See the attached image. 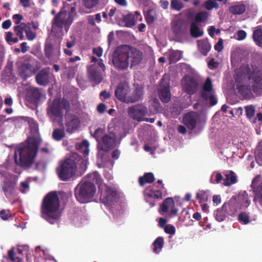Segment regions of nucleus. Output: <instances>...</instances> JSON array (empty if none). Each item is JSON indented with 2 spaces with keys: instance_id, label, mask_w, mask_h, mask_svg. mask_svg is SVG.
<instances>
[{
  "instance_id": "59",
  "label": "nucleus",
  "mask_w": 262,
  "mask_h": 262,
  "mask_svg": "<svg viewBox=\"0 0 262 262\" xmlns=\"http://www.w3.org/2000/svg\"><path fill=\"white\" fill-rule=\"evenodd\" d=\"M17 26L21 28V29H22L25 31V32H26V30H27L29 29H31V24L30 23L27 24L25 23H20Z\"/></svg>"
},
{
  "instance_id": "10",
  "label": "nucleus",
  "mask_w": 262,
  "mask_h": 262,
  "mask_svg": "<svg viewBox=\"0 0 262 262\" xmlns=\"http://www.w3.org/2000/svg\"><path fill=\"white\" fill-rule=\"evenodd\" d=\"M16 186L17 179L15 176H13L10 179L4 181L2 190L7 198L11 199L16 195Z\"/></svg>"
},
{
  "instance_id": "48",
  "label": "nucleus",
  "mask_w": 262,
  "mask_h": 262,
  "mask_svg": "<svg viewBox=\"0 0 262 262\" xmlns=\"http://www.w3.org/2000/svg\"><path fill=\"white\" fill-rule=\"evenodd\" d=\"M204 7L208 10H211L213 8L218 9L219 5L212 0H207L204 3Z\"/></svg>"
},
{
  "instance_id": "9",
  "label": "nucleus",
  "mask_w": 262,
  "mask_h": 262,
  "mask_svg": "<svg viewBox=\"0 0 262 262\" xmlns=\"http://www.w3.org/2000/svg\"><path fill=\"white\" fill-rule=\"evenodd\" d=\"M201 96L203 100L209 101L211 106H214L217 103V100L215 97V92L213 90L211 80L209 77L206 79L203 85Z\"/></svg>"
},
{
  "instance_id": "26",
  "label": "nucleus",
  "mask_w": 262,
  "mask_h": 262,
  "mask_svg": "<svg viewBox=\"0 0 262 262\" xmlns=\"http://www.w3.org/2000/svg\"><path fill=\"white\" fill-rule=\"evenodd\" d=\"M41 93L38 88H31L27 90L26 98L31 102H37L40 99Z\"/></svg>"
},
{
  "instance_id": "39",
  "label": "nucleus",
  "mask_w": 262,
  "mask_h": 262,
  "mask_svg": "<svg viewBox=\"0 0 262 262\" xmlns=\"http://www.w3.org/2000/svg\"><path fill=\"white\" fill-rule=\"evenodd\" d=\"M214 215L215 220L221 222L225 220L226 216L228 215L225 212L222 206L221 208H218L215 211Z\"/></svg>"
},
{
  "instance_id": "29",
  "label": "nucleus",
  "mask_w": 262,
  "mask_h": 262,
  "mask_svg": "<svg viewBox=\"0 0 262 262\" xmlns=\"http://www.w3.org/2000/svg\"><path fill=\"white\" fill-rule=\"evenodd\" d=\"M171 29L176 35H181L185 33L187 27L185 23L181 20H177L173 24Z\"/></svg>"
},
{
  "instance_id": "6",
  "label": "nucleus",
  "mask_w": 262,
  "mask_h": 262,
  "mask_svg": "<svg viewBox=\"0 0 262 262\" xmlns=\"http://www.w3.org/2000/svg\"><path fill=\"white\" fill-rule=\"evenodd\" d=\"M96 191L95 184L91 182L81 181L74 189L76 200L81 204L91 202Z\"/></svg>"
},
{
  "instance_id": "31",
  "label": "nucleus",
  "mask_w": 262,
  "mask_h": 262,
  "mask_svg": "<svg viewBox=\"0 0 262 262\" xmlns=\"http://www.w3.org/2000/svg\"><path fill=\"white\" fill-rule=\"evenodd\" d=\"M252 37L256 45L262 48V27L258 26L253 31Z\"/></svg>"
},
{
  "instance_id": "44",
  "label": "nucleus",
  "mask_w": 262,
  "mask_h": 262,
  "mask_svg": "<svg viewBox=\"0 0 262 262\" xmlns=\"http://www.w3.org/2000/svg\"><path fill=\"white\" fill-rule=\"evenodd\" d=\"M65 136V133L63 129L56 128L53 130L52 137L55 140L60 141Z\"/></svg>"
},
{
  "instance_id": "53",
  "label": "nucleus",
  "mask_w": 262,
  "mask_h": 262,
  "mask_svg": "<svg viewBox=\"0 0 262 262\" xmlns=\"http://www.w3.org/2000/svg\"><path fill=\"white\" fill-rule=\"evenodd\" d=\"M14 30L16 35L18 36L20 40L24 38V32H25L21 28L17 25L14 27Z\"/></svg>"
},
{
  "instance_id": "37",
  "label": "nucleus",
  "mask_w": 262,
  "mask_h": 262,
  "mask_svg": "<svg viewBox=\"0 0 262 262\" xmlns=\"http://www.w3.org/2000/svg\"><path fill=\"white\" fill-rule=\"evenodd\" d=\"M190 32L191 36L194 38L199 37L203 35V32L200 31L199 27L194 22L191 24Z\"/></svg>"
},
{
  "instance_id": "45",
  "label": "nucleus",
  "mask_w": 262,
  "mask_h": 262,
  "mask_svg": "<svg viewBox=\"0 0 262 262\" xmlns=\"http://www.w3.org/2000/svg\"><path fill=\"white\" fill-rule=\"evenodd\" d=\"M238 220L240 223L243 224H248L250 222V216L248 213L242 212L238 214Z\"/></svg>"
},
{
  "instance_id": "55",
  "label": "nucleus",
  "mask_w": 262,
  "mask_h": 262,
  "mask_svg": "<svg viewBox=\"0 0 262 262\" xmlns=\"http://www.w3.org/2000/svg\"><path fill=\"white\" fill-rule=\"evenodd\" d=\"M223 40L222 38H220L217 42L215 45L214 49L218 52H220L223 50Z\"/></svg>"
},
{
  "instance_id": "7",
  "label": "nucleus",
  "mask_w": 262,
  "mask_h": 262,
  "mask_svg": "<svg viewBox=\"0 0 262 262\" xmlns=\"http://www.w3.org/2000/svg\"><path fill=\"white\" fill-rule=\"evenodd\" d=\"M74 20L73 15L71 13H67L66 11H60L52 20V27L56 26L58 28H64L68 31Z\"/></svg>"
},
{
  "instance_id": "49",
  "label": "nucleus",
  "mask_w": 262,
  "mask_h": 262,
  "mask_svg": "<svg viewBox=\"0 0 262 262\" xmlns=\"http://www.w3.org/2000/svg\"><path fill=\"white\" fill-rule=\"evenodd\" d=\"M171 9L177 11H180L184 7L182 2L179 0H171Z\"/></svg>"
},
{
  "instance_id": "46",
  "label": "nucleus",
  "mask_w": 262,
  "mask_h": 262,
  "mask_svg": "<svg viewBox=\"0 0 262 262\" xmlns=\"http://www.w3.org/2000/svg\"><path fill=\"white\" fill-rule=\"evenodd\" d=\"M104 133L105 129L99 127L96 129L93 135V136L96 139L98 143H100L102 137L105 135Z\"/></svg>"
},
{
  "instance_id": "21",
  "label": "nucleus",
  "mask_w": 262,
  "mask_h": 262,
  "mask_svg": "<svg viewBox=\"0 0 262 262\" xmlns=\"http://www.w3.org/2000/svg\"><path fill=\"white\" fill-rule=\"evenodd\" d=\"M116 142V138L114 136L105 135L102 137L99 144L102 150L107 151L115 146Z\"/></svg>"
},
{
  "instance_id": "4",
  "label": "nucleus",
  "mask_w": 262,
  "mask_h": 262,
  "mask_svg": "<svg viewBox=\"0 0 262 262\" xmlns=\"http://www.w3.org/2000/svg\"><path fill=\"white\" fill-rule=\"evenodd\" d=\"M81 165H85V160L78 154L73 153L60 161L56 168L57 174L60 180L68 181L75 176L78 166Z\"/></svg>"
},
{
  "instance_id": "20",
  "label": "nucleus",
  "mask_w": 262,
  "mask_h": 262,
  "mask_svg": "<svg viewBox=\"0 0 262 262\" xmlns=\"http://www.w3.org/2000/svg\"><path fill=\"white\" fill-rule=\"evenodd\" d=\"M134 89L132 93L129 92V103L137 102L143 98L144 95V87L139 84L134 85Z\"/></svg>"
},
{
  "instance_id": "19",
  "label": "nucleus",
  "mask_w": 262,
  "mask_h": 262,
  "mask_svg": "<svg viewBox=\"0 0 262 262\" xmlns=\"http://www.w3.org/2000/svg\"><path fill=\"white\" fill-rule=\"evenodd\" d=\"M225 212L230 216H233L239 209V206L233 196L223 205Z\"/></svg>"
},
{
  "instance_id": "13",
  "label": "nucleus",
  "mask_w": 262,
  "mask_h": 262,
  "mask_svg": "<svg viewBox=\"0 0 262 262\" xmlns=\"http://www.w3.org/2000/svg\"><path fill=\"white\" fill-rule=\"evenodd\" d=\"M119 199V194L117 191L111 187H107L104 193L101 194L100 199L104 204L107 205H112L117 202Z\"/></svg>"
},
{
  "instance_id": "23",
  "label": "nucleus",
  "mask_w": 262,
  "mask_h": 262,
  "mask_svg": "<svg viewBox=\"0 0 262 262\" xmlns=\"http://www.w3.org/2000/svg\"><path fill=\"white\" fill-rule=\"evenodd\" d=\"M198 119V116L195 113H189L183 117V122L189 129L193 130L196 127Z\"/></svg>"
},
{
  "instance_id": "27",
  "label": "nucleus",
  "mask_w": 262,
  "mask_h": 262,
  "mask_svg": "<svg viewBox=\"0 0 262 262\" xmlns=\"http://www.w3.org/2000/svg\"><path fill=\"white\" fill-rule=\"evenodd\" d=\"M49 71L47 69L41 70L36 76L37 83L40 85H46L49 83Z\"/></svg>"
},
{
  "instance_id": "11",
  "label": "nucleus",
  "mask_w": 262,
  "mask_h": 262,
  "mask_svg": "<svg viewBox=\"0 0 262 262\" xmlns=\"http://www.w3.org/2000/svg\"><path fill=\"white\" fill-rule=\"evenodd\" d=\"M26 60L18 67V73L20 76L26 79L30 77L36 72V70L33 65V60L30 56H26Z\"/></svg>"
},
{
  "instance_id": "30",
  "label": "nucleus",
  "mask_w": 262,
  "mask_h": 262,
  "mask_svg": "<svg viewBox=\"0 0 262 262\" xmlns=\"http://www.w3.org/2000/svg\"><path fill=\"white\" fill-rule=\"evenodd\" d=\"M79 124L80 121L79 118L76 116H73L72 118L66 124L67 131L68 133H72L79 127Z\"/></svg>"
},
{
  "instance_id": "25",
  "label": "nucleus",
  "mask_w": 262,
  "mask_h": 262,
  "mask_svg": "<svg viewBox=\"0 0 262 262\" xmlns=\"http://www.w3.org/2000/svg\"><path fill=\"white\" fill-rule=\"evenodd\" d=\"M233 198H235L237 204L239 206V209L247 208L250 204V200L246 191L239 193L238 195L233 196Z\"/></svg>"
},
{
  "instance_id": "32",
  "label": "nucleus",
  "mask_w": 262,
  "mask_h": 262,
  "mask_svg": "<svg viewBox=\"0 0 262 262\" xmlns=\"http://www.w3.org/2000/svg\"><path fill=\"white\" fill-rule=\"evenodd\" d=\"M155 179L153 173L145 172L143 176L139 178V183L141 186H143L146 183H151L154 182Z\"/></svg>"
},
{
  "instance_id": "5",
  "label": "nucleus",
  "mask_w": 262,
  "mask_h": 262,
  "mask_svg": "<svg viewBox=\"0 0 262 262\" xmlns=\"http://www.w3.org/2000/svg\"><path fill=\"white\" fill-rule=\"evenodd\" d=\"M247 72V78L251 84L248 85H237L238 92L245 98H250L252 95V91L255 94L262 93V69L256 66H251Z\"/></svg>"
},
{
  "instance_id": "35",
  "label": "nucleus",
  "mask_w": 262,
  "mask_h": 262,
  "mask_svg": "<svg viewBox=\"0 0 262 262\" xmlns=\"http://www.w3.org/2000/svg\"><path fill=\"white\" fill-rule=\"evenodd\" d=\"M82 7H80L79 12L82 13V8L91 10L95 8L99 3V0H82Z\"/></svg>"
},
{
  "instance_id": "60",
  "label": "nucleus",
  "mask_w": 262,
  "mask_h": 262,
  "mask_svg": "<svg viewBox=\"0 0 262 262\" xmlns=\"http://www.w3.org/2000/svg\"><path fill=\"white\" fill-rule=\"evenodd\" d=\"M106 108V105L103 103H101L98 105L97 110L99 113L102 114L105 112Z\"/></svg>"
},
{
  "instance_id": "64",
  "label": "nucleus",
  "mask_w": 262,
  "mask_h": 262,
  "mask_svg": "<svg viewBox=\"0 0 262 262\" xmlns=\"http://www.w3.org/2000/svg\"><path fill=\"white\" fill-rule=\"evenodd\" d=\"M100 97L103 98L104 100L108 99L111 97V94L109 92L106 91H103L100 94Z\"/></svg>"
},
{
  "instance_id": "58",
  "label": "nucleus",
  "mask_w": 262,
  "mask_h": 262,
  "mask_svg": "<svg viewBox=\"0 0 262 262\" xmlns=\"http://www.w3.org/2000/svg\"><path fill=\"white\" fill-rule=\"evenodd\" d=\"M247 36L246 32L243 30H241L237 32V39L238 40H242L246 38Z\"/></svg>"
},
{
  "instance_id": "14",
  "label": "nucleus",
  "mask_w": 262,
  "mask_h": 262,
  "mask_svg": "<svg viewBox=\"0 0 262 262\" xmlns=\"http://www.w3.org/2000/svg\"><path fill=\"white\" fill-rule=\"evenodd\" d=\"M87 75L89 81L94 85L98 84L102 81V76L99 68L95 64L87 67Z\"/></svg>"
},
{
  "instance_id": "52",
  "label": "nucleus",
  "mask_w": 262,
  "mask_h": 262,
  "mask_svg": "<svg viewBox=\"0 0 262 262\" xmlns=\"http://www.w3.org/2000/svg\"><path fill=\"white\" fill-rule=\"evenodd\" d=\"M26 37L29 40H33L36 37V34L35 32L31 31V29H29L26 30Z\"/></svg>"
},
{
  "instance_id": "43",
  "label": "nucleus",
  "mask_w": 262,
  "mask_h": 262,
  "mask_svg": "<svg viewBox=\"0 0 262 262\" xmlns=\"http://www.w3.org/2000/svg\"><path fill=\"white\" fill-rule=\"evenodd\" d=\"M7 259L12 262H22L23 258L19 256L15 257L14 249L12 248L8 251Z\"/></svg>"
},
{
  "instance_id": "41",
  "label": "nucleus",
  "mask_w": 262,
  "mask_h": 262,
  "mask_svg": "<svg viewBox=\"0 0 262 262\" xmlns=\"http://www.w3.org/2000/svg\"><path fill=\"white\" fill-rule=\"evenodd\" d=\"M209 13L207 11H201L198 12L195 16V20L196 23L206 21L208 18Z\"/></svg>"
},
{
  "instance_id": "8",
  "label": "nucleus",
  "mask_w": 262,
  "mask_h": 262,
  "mask_svg": "<svg viewBox=\"0 0 262 262\" xmlns=\"http://www.w3.org/2000/svg\"><path fill=\"white\" fill-rule=\"evenodd\" d=\"M70 104L66 99H55L49 106L48 112L55 117L62 118L63 116V110L68 112Z\"/></svg>"
},
{
  "instance_id": "17",
  "label": "nucleus",
  "mask_w": 262,
  "mask_h": 262,
  "mask_svg": "<svg viewBox=\"0 0 262 262\" xmlns=\"http://www.w3.org/2000/svg\"><path fill=\"white\" fill-rule=\"evenodd\" d=\"M158 95L160 99L162 102L167 103L171 100V93L170 91L169 83L164 84L162 79L158 90Z\"/></svg>"
},
{
  "instance_id": "56",
  "label": "nucleus",
  "mask_w": 262,
  "mask_h": 262,
  "mask_svg": "<svg viewBox=\"0 0 262 262\" xmlns=\"http://www.w3.org/2000/svg\"><path fill=\"white\" fill-rule=\"evenodd\" d=\"M151 10L147 11L145 15V19L148 24H151L155 21V18L151 14Z\"/></svg>"
},
{
  "instance_id": "40",
  "label": "nucleus",
  "mask_w": 262,
  "mask_h": 262,
  "mask_svg": "<svg viewBox=\"0 0 262 262\" xmlns=\"http://www.w3.org/2000/svg\"><path fill=\"white\" fill-rule=\"evenodd\" d=\"M236 182V177L233 171H230L229 174L226 175V179L224 181L225 186H230Z\"/></svg>"
},
{
  "instance_id": "57",
  "label": "nucleus",
  "mask_w": 262,
  "mask_h": 262,
  "mask_svg": "<svg viewBox=\"0 0 262 262\" xmlns=\"http://www.w3.org/2000/svg\"><path fill=\"white\" fill-rule=\"evenodd\" d=\"M12 18L14 23L17 25H18L20 23V21L24 19V17L21 14H15L13 15Z\"/></svg>"
},
{
  "instance_id": "51",
  "label": "nucleus",
  "mask_w": 262,
  "mask_h": 262,
  "mask_svg": "<svg viewBox=\"0 0 262 262\" xmlns=\"http://www.w3.org/2000/svg\"><path fill=\"white\" fill-rule=\"evenodd\" d=\"M146 195L150 198H154L157 199H161L162 198V193L161 190H157L147 193Z\"/></svg>"
},
{
  "instance_id": "62",
  "label": "nucleus",
  "mask_w": 262,
  "mask_h": 262,
  "mask_svg": "<svg viewBox=\"0 0 262 262\" xmlns=\"http://www.w3.org/2000/svg\"><path fill=\"white\" fill-rule=\"evenodd\" d=\"M93 52L98 57H101L102 55L103 50L101 47H99L97 48H94L93 50Z\"/></svg>"
},
{
  "instance_id": "50",
  "label": "nucleus",
  "mask_w": 262,
  "mask_h": 262,
  "mask_svg": "<svg viewBox=\"0 0 262 262\" xmlns=\"http://www.w3.org/2000/svg\"><path fill=\"white\" fill-rule=\"evenodd\" d=\"M246 115L249 119L252 118L255 114V108L252 105H248L245 107Z\"/></svg>"
},
{
  "instance_id": "63",
  "label": "nucleus",
  "mask_w": 262,
  "mask_h": 262,
  "mask_svg": "<svg viewBox=\"0 0 262 262\" xmlns=\"http://www.w3.org/2000/svg\"><path fill=\"white\" fill-rule=\"evenodd\" d=\"M12 23L10 19H7L2 23V26L4 29H9L11 26Z\"/></svg>"
},
{
  "instance_id": "61",
  "label": "nucleus",
  "mask_w": 262,
  "mask_h": 262,
  "mask_svg": "<svg viewBox=\"0 0 262 262\" xmlns=\"http://www.w3.org/2000/svg\"><path fill=\"white\" fill-rule=\"evenodd\" d=\"M10 215L6 213L5 210L0 211V218L3 220H7Z\"/></svg>"
},
{
  "instance_id": "16",
  "label": "nucleus",
  "mask_w": 262,
  "mask_h": 262,
  "mask_svg": "<svg viewBox=\"0 0 262 262\" xmlns=\"http://www.w3.org/2000/svg\"><path fill=\"white\" fill-rule=\"evenodd\" d=\"M44 51L45 56L48 59L58 58L60 55V43L53 45L51 42H47L45 45Z\"/></svg>"
},
{
  "instance_id": "1",
  "label": "nucleus",
  "mask_w": 262,
  "mask_h": 262,
  "mask_svg": "<svg viewBox=\"0 0 262 262\" xmlns=\"http://www.w3.org/2000/svg\"><path fill=\"white\" fill-rule=\"evenodd\" d=\"M143 54L139 49L129 45L118 47L113 54V63L119 70H126L130 63L132 68L140 64Z\"/></svg>"
},
{
  "instance_id": "36",
  "label": "nucleus",
  "mask_w": 262,
  "mask_h": 262,
  "mask_svg": "<svg viewBox=\"0 0 262 262\" xmlns=\"http://www.w3.org/2000/svg\"><path fill=\"white\" fill-rule=\"evenodd\" d=\"M164 238L163 237H158L152 243L153 245V251L158 254L160 252V251L164 247Z\"/></svg>"
},
{
  "instance_id": "28",
  "label": "nucleus",
  "mask_w": 262,
  "mask_h": 262,
  "mask_svg": "<svg viewBox=\"0 0 262 262\" xmlns=\"http://www.w3.org/2000/svg\"><path fill=\"white\" fill-rule=\"evenodd\" d=\"M198 50L202 55L206 56L211 49V45L208 39H204L197 41Z\"/></svg>"
},
{
  "instance_id": "2",
  "label": "nucleus",
  "mask_w": 262,
  "mask_h": 262,
  "mask_svg": "<svg viewBox=\"0 0 262 262\" xmlns=\"http://www.w3.org/2000/svg\"><path fill=\"white\" fill-rule=\"evenodd\" d=\"M39 147L36 138L28 140L25 143L19 145L15 149L14 160L21 167L28 168L34 162Z\"/></svg>"
},
{
  "instance_id": "22",
  "label": "nucleus",
  "mask_w": 262,
  "mask_h": 262,
  "mask_svg": "<svg viewBox=\"0 0 262 262\" xmlns=\"http://www.w3.org/2000/svg\"><path fill=\"white\" fill-rule=\"evenodd\" d=\"M169 209H171V214L172 216L177 215L178 210L174 207V202L172 198L165 199L161 205V209L163 212H167Z\"/></svg>"
},
{
  "instance_id": "34",
  "label": "nucleus",
  "mask_w": 262,
  "mask_h": 262,
  "mask_svg": "<svg viewBox=\"0 0 262 262\" xmlns=\"http://www.w3.org/2000/svg\"><path fill=\"white\" fill-rule=\"evenodd\" d=\"M136 19L133 14L128 13L123 16L122 22L124 24V26L126 27L132 28L136 24Z\"/></svg>"
},
{
  "instance_id": "12",
  "label": "nucleus",
  "mask_w": 262,
  "mask_h": 262,
  "mask_svg": "<svg viewBox=\"0 0 262 262\" xmlns=\"http://www.w3.org/2000/svg\"><path fill=\"white\" fill-rule=\"evenodd\" d=\"M128 115L134 120L138 122L143 121V118L148 113V109L143 104L134 105L128 108Z\"/></svg>"
},
{
  "instance_id": "47",
  "label": "nucleus",
  "mask_w": 262,
  "mask_h": 262,
  "mask_svg": "<svg viewBox=\"0 0 262 262\" xmlns=\"http://www.w3.org/2000/svg\"><path fill=\"white\" fill-rule=\"evenodd\" d=\"M89 143L86 140H83L79 145V149L84 156H88L89 153Z\"/></svg>"
},
{
  "instance_id": "42",
  "label": "nucleus",
  "mask_w": 262,
  "mask_h": 262,
  "mask_svg": "<svg viewBox=\"0 0 262 262\" xmlns=\"http://www.w3.org/2000/svg\"><path fill=\"white\" fill-rule=\"evenodd\" d=\"M76 69L72 67H65L63 68V74L66 75L68 79H72L75 77Z\"/></svg>"
},
{
  "instance_id": "54",
  "label": "nucleus",
  "mask_w": 262,
  "mask_h": 262,
  "mask_svg": "<svg viewBox=\"0 0 262 262\" xmlns=\"http://www.w3.org/2000/svg\"><path fill=\"white\" fill-rule=\"evenodd\" d=\"M164 231L166 233L170 234H174L176 232L175 227L171 225H167L164 228Z\"/></svg>"
},
{
  "instance_id": "18",
  "label": "nucleus",
  "mask_w": 262,
  "mask_h": 262,
  "mask_svg": "<svg viewBox=\"0 0 262 262\" xmlns=\"http://www.w3.org/2000/svg\"><path fill=\"white\" fill-rule=\"evenodd\" d=\"M130 90L128 86L119 84L115 91L116 97L121 101L129 103Z\"/></svg>"
},
{
  "instance_id": "33",
  "label": "nucleus",
  "mask_w": 262,
  "mask_h": 262,
  "mask_svg": "<svg viewBox=\"0 0 262 262\" xmlns=\"http://www.w3.org/2000/svg\"><path fill=\"white\" fill-rule=\"evenodd\" d=\"M246 9V6L244 4L238 3L231 6L229 8V11L234 15H240L244 13Z\"/></svg>"
},
{
  "instance_id": "24",
  "label": "nucleus",
  "mask_w": 262,
  "mask_h": 262,
  "mask_svg": "<svg viewBox=\"0 0 262 262\" xmlns=\"http://www.w3.org/2000/svg\"><path fill=\"white\" fill-rule=\"evenodd\" d=\"M251 186L254 195L253 202L262 206V181L257 185H254L253 181Z\"/></svg>"
},
{
  "instance_id": "3",
  "label": "nucleus",
  "mask_w": 262,
  "mask_h": 262,
  "mask_svg": "<svg viewBox=\"0 0 262 262\" xmlns=\"http://www.w3.org/2000/svg\"><path fill=\"white\" fill-rule=\"evenodd\" d=\"M60 202L57 191H51L43 198L41 204V215L46 221L54 224L61 216Z\"/></svg>"
},
{
  "instance_id": "15",
  "label": "nucleus",
  "mask_w": 262,
  "mask_h": 262,
  "mask_svg": "<svg viewBox=\"0 0 262 262\" xmlns=\"http://www.w3.org/2000/svg\"><path fill=\"white\" fill-rule=\"evenodd\" d=\"M183 90L189 95L194 94L198 89V83L196 79L190 76H187L182 79Z\"/></svg>"
},
{
  "instance_id": "38",
  "label": "nucleus",
  "mask_w": 262,
  "mask_h": 262,
  "mask_svg": "<svg viewBox=\"0 0 262 262\" xmlns=\"http://www.w3.org/2000/svg\"><path fill=\"white\" fill-rule=\"evenodd\" d=\"M181 57L182 53L181 51L178 50L170 51L169 53V63L170 64L176 63L181 58Z\"/></svg>"
}]
</instances>
